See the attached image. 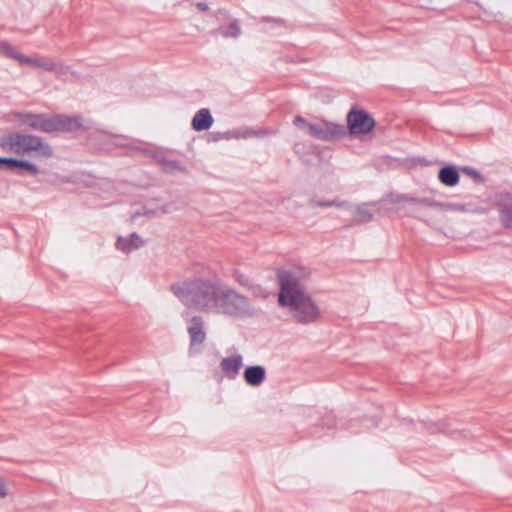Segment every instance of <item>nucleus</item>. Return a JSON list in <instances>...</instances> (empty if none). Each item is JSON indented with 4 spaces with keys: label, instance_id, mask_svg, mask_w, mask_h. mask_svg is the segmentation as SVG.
<instances>
[{
    "label": "nucleus",
    "instance_id": "nucleus-1",
    "mask_svg": "<svg viewBox=\"0 0 512 512\" xmlns=\"http://www.w3.org/2000/svg\"><path fill=\"white\" fill-rule=\"evenodd\" d=\"M309 275L305 268L282 270L277 274L279 282L278 304L287 309L293 320L300 324L318 321L321 310L304 284Z\"/></svg>",
    "mask_w": 512,
    "mask_h": 512
},
{
    "label": "nucleus",
    "instance_id": "nucleus-2",
    "mask_svg": "<svg viewBox=\"0 0 512 512\" xmlns=\"http://www.w3.org/2000/svg\"><path fill=\"white\" fill-rule=\"evenodd\" d=\"M218 288L217 283L211 280L194 278L173 287V290L185 306L210 312L215 305Z\"/></svg>",
    "mask_w": 512,
    "mask_h": 512
},
{
    "label": "nucleus",
    "instance_id": "nucleus-3",
    "mask_svg": "<svg viewBox=\"0 0 512 512\" xmlns=\"http://www.w3.org/2000/svg\"><path fill=\"white\" fill-rule=\"evenodd\" d=\"M0 149L8 154L19 156L31 155L36 160H47L52 157L53 149L42 138L19 132H12L0 137Z\"/></svg>",
    "mask_w": 512,
    "mask_h": 512
},
{
    "label": "nucleus",
    "instance_id": "nucleus-4",
    "mask_svg": "<svg viewBox=\"0 0 512 512\" xmlns=\"http://www.w3.org/2000/svg\"><path fill=\"white\" fill-rule=\"evenodd\" d=\"M215 297V305L210 312L227 315H242L248 311V300L230 288L219 286Z\"/></svg>",
    "mask_w": 512,
    "mask_h": 512
},
{
    "label": "nucleus",
    "instance_id": "nucleus-5",
    "mask_svg": "<svg viewBox=\"0 0 512 512\" xmlns=\"http://www.w3.org/2000/svg\"><path fill=\"white\" fill-rule=\"evenodd\" d=\"M347 125L351 135L361 136L373 130L375 121L366 111L351 109L347 115Z\"/></svg>",
    "mask_w": 512,
    "mask_h": 512
},
{
    "label": "nucleus",
    "instance_id": "nucleus-6",
    "mask_svg": "<svg viewBox=\"0 0 512 512\" xmlns=\"http://www.w3.org/2000/svg\"><path fill=\"white\" fill-rule=\"evenodd\" d=\"M20 64L52 72L57 77H63L69 73L68 66L61 62L55 61L52 58L41 55H36L33 57L23 55Z\"/></svg>",
    "mask_w": 512,
    "mask_h": 512
},
{
    "label": "nucleus",
    "instance_id": "nucleus-7",
    "mask_svg": "<svg viewBox=\"0 0 512 512\" xmlns=\"http://www.w3.org/2000/svg\"><path fill=\"white\" fill-rule=\"evenodd\" d=\"M306 132L320 140H332L343 135V127L331 123H310L306 125Z\"/></svg>",
    "mask_w": 512,
    "mask_h": 512
},
{
    "label": "nucleus",
    "instance_id": "nucleus-8",
    "mask_svg": "<svg viewBox=\"0 0 512 512\" xmlns=\"http://www.w3.org/2000/svg\"><path fill=\"white\" fill-rule=\"evenodd\" d=\"M22 124L30 128L42 132L51 133V117L32 113H15L14 114Z\"/></svg>",
    "mask_w": 512,
    "mask_h": 512
},
{
    "label": "nucleus",
    "instance_id": "nucleus-9",
    "mask_svg": "<svg viewBox=\"0 0 512 512\" xmlns=\"http://www.w3.org/2000/svg\"><path fill=\"white\" fill-rule=\"evenodd\" d=\"M52 132H73L83 128L80 116L58 115L51 117Z\"/></svg>",
    "mask_w": 512,
    "mask_h": 512
},
{
    "label": "nucleus",
    "instance_id": "nucleus-10",
    "mask_svg": "<svg viewBox=\"0 0 512 512\" xmlns=\"http://www.w3.org/2000/svg\"><path fill=\"white\" fill-rule=\"evenodd\" d=\"M187 332L190 337V350L201 346L206 340L204 320L200 316H193L188 320Z\"/></svg>",
    "mask_w": 512,
    "mask_h": 512
},
{
    "label": "nucleus",
    "instance_id": "nucleus-11",
    "mask_svg": "<svg viewBox=\"0 0 512 512\" xmlns=\"http://www.w3.org/2000/svg\"><path fill=\"white\" fill-rule=\"evenodd\" d=\"M243 366L241 354H233L222 358L220 369L228 379H235Z\"/></svg>",
    "mask_w": 512,
    "mask_h": 512
},
{
    "label": "nucleus",
    "instance_id": "nucleus-12",
    "mask_svg": "<svg viewBox=\"0 0 512 512\" xmlns=\"http://www.w3.org/2000/svg\"><path fill=\"white\" fill-rule=\"evenodd\" d=\"M243 378L252 387L260 386L266 378V370L260 365L248 366L243 373Z\"/></svg>",
    "mask_w": 512,
    "mask_h": 512
},
{
    "label": "nucleus",
    "instance_id": "nucleus-13",
    "mask_svg": "<svg viewBox=\"0 0 512 512\" xmlns=\"http://www.w3.org/2000/svg\"><path fill=\"white\" fill-rule=\"evenodd\" d=\"M213 122L209 109L202 108L194 115L191 125L195 131H205L211 128Z\"/></svg>",
    "mask_w": 512,
    "mask_h": 512
},
{
    "label": "nucleus",
    "instance_id": "nucleus-14",
    "mask_svg": "<svg viewBox=\"0 0 512 512\" xmlns=\"http://www.w3.org/2000/svg\"><path fill=\"white\" fill-rule=\"evenodd\" d=\"M438 178L446 186L453 187L459 182V174L454 167L446 166L439 171Z\"/></svg>",
    "mask_w": 512,
    "mask_h": 512
},
{
    "label": "nucleus",
    "instance_id": "nucleus-15",
    "mask_svg": "<svg viewBox=\"0 0 512 512\" xmlns=\"http://www.w3.org/2000/svg\"><path fill=\"white\" fill-rule=\"evenodd\" d=\"M219 33L225 38H237L241 34V28L238 21L234 20L227 26L219 28Z\"/></svg>",
    "mask_w": 512,
    "mask_h": 512
},
{
    "label": "nucleus",
    "instance_id": "nucleus-16",
    "mask_svg": "<svg viewBox=\"0 0 512 512\" xmlns=\"http://www.w3.org/2000/svg\"><path fill=\"white\" fill-rule=\"evenodd\" d=\"M442 211H455V212H475L470 205L459 203H434Z\"/></svg>",
    "mask_w": 512,
    "mask_h": 512
},
{
    "label": "nucleus",
    "instance_id": "nucleus-17",
    "mask_svg": "<svg viewBox=\"0 0 512 512\" xmlns=\"http://www.w3.org/2000/svg\"><path fill=\"white\" fill-rule=\"evenodd\" d=\"M132 238L136 239L138 242L131 245L128 238L120 237L116 243L117 248L126 253H129L130 251L139 248L143 243L142 240L136 234H132Z\"/></svg>",
    "mask_w": 512,
    "mask_h": 512
},
{
    "label": "nucleus",
    "instance_id": "nucleus-18",
    "mask_svg": "<svg viewBox=\"0 0 512 512\" xmlns=\"http://www.w3.org/2000/svg\"><path fill=\"white\" fill-rule=\"evenodd\" d=\"M373 218V212L367 205L358 206L354 212V219L356 223H365Z\"/></svg>",
    "mask_w": 512,
    "mask_h": 512
},
{
    "label": "nucleus",
    "instance_id": "nucleus-19",
    "mask_svg": "<svg viewBox=\"0 0 512 512\" xmlns=\"http://www.w3.org/2000/svg\"><path fill=\"white\" fill-rule=\"evenodd\" d=\"M0 51L9 58L17 60L19 63L21 62V58L24 54L16 51L10 44L6 42L0 43Z\"/></svg>",
    "mask_w": 512,
    "mask_h": 512
},
{
    "label": "nucleus",
    "instance_id": "nucleus-20",
    "mask_svg": "<svg viewBox=\"0 0 512 512\" xmlns=\"http://www.w3.org/2000/svg\"><path fill=\"white\" fill-rule=\"evenodd\" d=\"M500 219L505 227L512 228V202L503 206Z\"/></svg>",
    "mask_w": 512,
    "mask_h": 512
},
{
    "label": "nucleus",
    "instance_id": "nucleus-21",
    "mask_svg": "<svg viewBox=\"0 0 512 512\" xmlns=\"http://www.w3.org/2000/svg\"><path fill=\"white\" fill-rule=\"evenodd\" d=\"M19 168L27 171L31 175H37L39 173L38 167L30 161L22 160Z\"/></svg>",
    "mask_w": 512,
    "mask_h": 512
},
{
    "label": "nucleus",
    "instance_id": "nucleus-22",
    "mask_svg": "<svg viewBox=\"0 0 512 512\" xmlns=\"http://www.w3.org/2000/svg\"><path fill=\"white\" fill-rule=\"evenodd\" d=\"M314 205L318 206V207H330V206H335V207H338V208H346L347 207L345 202H339V201H336V200H332V201H315Z\"/></svg>",
    "mask_w": 512,
    "mask_h": 512
},
{
    "label": "nucleus",
    "instance_id": "nucleus-23",
    "mask_svg": "<svg viewBox=\"0 0 512 512\" xmlns=\"http://www.w3.org/2000/svg\"><path fill=\"white\" fill-rule=\"evenodd\" d=\"M10 495L9 487L4 477L0 475V500L6 499Z\"/></svg>",
    "mask_w": 512,
    "mask_h": 512
},
{
    "label": "nucleus",
    "instance_id": "nucleus-24",
    "mask_svg": "<svg viewBox=\"0 0 512 512\" xmlns=\"http://www.w3.org/2000/svg\"><path fill=\"white\" fill-rule=\"evenodd\" d=\"M252 135V133H245V134H240L239 132H233V135H230V132H227L223 135V138L225 139H230V137H235V138H239V137H243V138H246L248 136Z\"/></svg>",
    "mask_w": 512,
    "mask_h": 512
},
{
    "label": "nucleus",
    "instance_id": "nucleus-25",
    "mask_svg": "<svg viewBox=\"0 0 512 512\" xmlns=\"http://www.w3.org/2000/svg\"><path fill=\"white\" fill-rule=\"evenodd\" d=\"M294 124L303 128L306 131V125L308 124L305 119H303L301 116H297L294 119Z\"/></svg>",
    "mask_w": 512,
    "mask_h": 512
},
{
    "label": "nucleus",
    "instance_id": "nucleus-26",
    "mask_svg": "<svg viewBox=\"0 0 512 512\" xmlns=\"http://www.w3.org/2000/svg\"><path fill=\"white\" fill-rule=\"evenodd\" d=\"M16 164V159L14 158H7L5 166L8 169H14Z\"/></svg>",
    "mask_w": 512,
    "mask_h": 512
},
{
    "label": "nucleus",
    "instance_id": "nucleus-27",
    "mask_svg": "<svg viewBox=\"0 0 512 512\" xmlns=\"http://www.w3.org/2000/svg\"><path fill=\"white\" fill-rule=\"evenodd\" d=\"M196 7L201 11H207L209 9L208 5L205 2H198Z\"/></svg>",
    "mask_w": 512,
    "mask_h": 512
},
{
    "label": "nucleus",
    "instance_id": "nucleus-28",
    "mask_svg": "<svg viewBox=\"0 0 512 512\" xmlns=\"http://www.w3.org/2000/svg\"><path fill=\"white\" fill-rule=\"evenodd\" d=\"M6 160H7V158H5V157H0V164H1V165H5V164H6Z\"/></svg>",
    "mask_w": 512,
    "mask_h": 512
},
{
    "label": "nucleus",
    "instance_id": "nucleus-29",
    "mask_svg": "<svg viewBox=\"0 0 512 512\" xmlns=\"http://www.w3.org/2000/svg\"><path fill=\"white\" fill-rule=\"evenodd\" d=\"M128 239H129V242L131 243V245H133L134 243H137V242H138L136 239H133V238H132V235H131V236H130V238H128Z\"/></svg>",
    "mask_w": 512,
    "mask_h": 512
},
{
    "label": "nucleus",
    "instance_id": "nucleus-30",
    "mask_svg": "<svg viewBox=\"0 0 512 512\" xmlns=\"http://www.w3.org/2000/svg\"><path fill=\"white\" fill-rule=\"evenodd\" d=\"M21 161L22 160L16 159L15 168H19V166L21 165Z\"/></svg>",
    "mask_w": 512,
    "mask_h": 512
},
{
    "label": "nucleus",
    "instance_id": "nucleus-31",
    "mask_svg": "<svg viewBox=\"0 0 512 512\" xmlns=\"http://www.w3.org/2000/svg\"><path fill=\"white\" fill-rule=\"evenodd\" d=\"M412 202H418V203H425L424 200H416V199H411Z\"/></svg>",
    "mask_w": 512,
    "mask_h": 512
}]
</instances>
